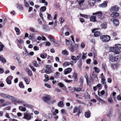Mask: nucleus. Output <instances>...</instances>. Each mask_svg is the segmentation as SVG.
I'll list each match as a JSON object with an SVG mask.
<instances>
[{
	"label": "nucleus",
	"mask_w": 121,
	"mask_h": 121,
	"mask_svg": "<svg viewBox=\"0 0 121 121\" xmlns=\"http://www.w3.org/2000/svg\"><path fill=\"white\" fill-rule=\"evenodd\" d=\"M95 29H94L92 30V32H94V35L95 37H97L99 36L100 35V33L99 32L96 31L94 32Z\"/></svg>",
	"instance_id": "13"
},
{
	"label": "nucleus",
	"mask_w": 121,
	"mask_h": 121,
	"mask_svg": "<svg viewBox=\"0 0 121 121\" xmlns=\"http://www.w3.org/2000/svg\"><path fill=\"white\" fill-rule=\"evenodd\" d=\"M82 55L81 53H79L78 55L76 56V61L78 60L81 57Z\"/></svg>",
	"instance_id": "33"
},
{
	"label": "nucleus",
	"mask_w": 121,
	"mask_h": 121,
	"mask_svg": "<svg viewBox=\"0 0 121 121\" xmlns=\"http://www.w3.org/2000/svg\"><path fill=\"white\" fill-rule=\"evenodd\" d=\"M115 58L114 59V61H117L119 60L120 59V56L117 55V56L114 57Z\"/></svg>",
	"instance_id": "30"
},
{
	"label": "nucleus",
	"mask_w": 121,
	"mask_h": 121,
	"mask_svg": "<svg viewBox=\"0 0 121 121\" xmlns=\"http://www.w3.org/2000/svg\"><path fill=\"white\" fill-rule=\"evenodd\" d=\"M121 48V45L120 44L116 45L115 47H113L112 49V50L115 54H118L120 51V49Z\"/></svg>",
	"instance_id": "1"
},
{
	"label": "nucleus",
	"mask_w": 121,
	"mask_h": 121,
	"mask_svg": "<svg viewBox=\"0 0 121 121\" xmlns=\"http://www.w3.org/2000/svg\"><path fill=\"white\" fill-rule=\"evenodd\" d=\"M85 77L86 79L87 85H89V86H90L91 85L90 80L89 79H88L87 76V77H86V76Z\"/></svg>",
	"instance_id": "27"
},
{
	"label": "nucleus",
	"mask_w": 121,
	"mask_h": 121,
	"mask_svg": "<svg viewBox=\"0 0 121 121\" xmlns=\"http://www.w3.org/2000/svg\"><path fill=\"white\" fill-rule=\"evenodd\" d=\"M82 54H83V55L82 56V59H84L85 58H86V54H85V53H82Z\"/></svg>",
	"instance_id": "59"
},
{
	"label": "nucleus",
	"mask_w": 121,
	"mask_h": 121,
	"mask_svg": "<svg viewBox=\"0 0 121 121\" xmlns=\"http://www.w3.org/2000/svg\"><path fill=\"white\" fill-rule=\"evenodd\" d=\"M44 85L48 88H50L51 87L50 85L47 83H45L44 84Z\"/></svg>",
	"instance_id": "55"
},
{
	"label": "nucleus",
	"mask_w": 121,
	"mask_h": 121,
	"mask_svg": "<svg viewBox=\"0 0 121 121\" xmlns=\"http://www.w3.org/2000/svg\"><path fill=\"white\" fill-rule=\"evenodd\" d=\"M72 69L69 68L65 69L64 71V74H67L71 72L72 70Z\"/></svg>",
	"instance_id": "14"
},
{
	"label": "nucleus",
	"mask_w": 121,
	"mask_h": 121,
	"mask_svg": "<svg viewBox=\"0 0 121 121\" xmlns=\"http://www.w3.org/2000/svg\"><path fill=\"white\" fill-rule=\"evenodd\" d=\"M96 76V75L95 73L93 72L92 73V74L91 75V78L93 80L95 78Z\"/></svg>",
	"instance_id": "28"
},
{
	"label": "nucleus",
	"mask_w": 121,
	"mask_h": 121,
	"mask_svg": "<svg viewBox=\"0 0 121 121\" xmlns=\"http://www.w3.org/2000/svg\"><path fill=\"white\" fill-rule=\"evenodd\" d=\"M42 3H45L44 5L47 6L48 4V3L45 1V0H42Z\"/></svg>",
	"instance_id": "58"
},
{
	"label": "nucleus",
	"mask_w": 121,
	"mask_h": 121,
	"mask_svg": "<svg viewBox=\"0 0 121 121\" xmlns=\"http://www.w3.org/2000/svg\"><path fill=\"white\" fill-rule=\"evenodd\" d=\"M90 114L91 113L89 111L86 112L85 113V116L86 117L89 118L90 117Z\"/></svg>",
	"instance_id": "29"
},
{
	"label": "nucleus",
	"mask_w": 121,
	"mask_h": 121,
	"mask_svg": "<svg viewBox=\"0 0 121 121\" xmlns=\"http://www.w3.org/2000/svg\"><path fill=\"white\" fill-rule=\"evenodd\" d=\"M63 104V102L62 101H60L58 104V105L59 107H60L62 106Z\"/></svg>",
	"instance_id": "54"
},
{
	"label": "nucleus",
	"mask_w": 121,
	"mask_h": 121,
	"mask_svg": "<svg viewBox=\"0 0 121 121\" xmlns=\"http://www.w3.org/2000/svg\"><path fill=\"white\" fill-rule=\"evenodd\" d=\"M60 74L59 72H56L54 75V77L56 78H59Z\"/></svg>",
	"instance_id": "31"
},
{
	"label": "nucleus",
	"mask_w": 121,
	"mask_h": 121,
	"mask_svg": "<svg viewBox=\"0 0 121 121\" xmlns=\"http://www.w3.org/2000/svg\"><path fill=\"white\" fill-rule=\"evenodd\" d=\"M26 70L29 76H30L32 75V73L31 71L28 68H26Z\"/></svg>",
	"instance_id": "23"
},
{
	"label": "nucleus",
	"mask_w": 121,
	"mask_h": 121,
	"mask_svg": "<svg viewBox=\"0 0 121 121\" xmlns=\"http://www.w3.org/2000/svg\"><path fill=\"white\" fill-rule=\"evenodd\" d=\"M107 1H104L102 4L99 5V6L100 7H105L107 6Z\"/></svg>",
	"instance_id": "15"
},
{
	"label": "nucleus",
	"mask_w": 121,
	"mask_h": 121,
	"mask_svg": "<svg viewBox=\"0 0 121 121\" xmlns=\"http://www.w3.org/2000/svg\"><path fill=\"white\" fill-rule=\"evenodd\" d=\"M112 81V79L111 78H108L107 79V82L109 83H110Z\"/></svg>",
	"instance_id": "63"
},
{
	"label": "nucleus",
	"mask_w": 121,
	"mask_h": 121,
	"mask_svg": "<svg viewBox=\"0 0 121 121\" xmlns=\"http://www.w3.org/2000/svg\"><path fill=\"white\" fill-rule=\"evenodd\" d=\"M83 79L82 77H81L80 79V85L82 86L83 82Z\"/></svg>",
	"instance_id": "41"
},
{
	"label": "nucleus",
	"mask_w": 121,
	"mask_h": 121,
	"mask_svg": "<svg viewBox=\"0 0 121 121\" xmlns=\"http://www.w3.org/2000/svg\"><path fill=\"white\" fill-rule=\"evenodd\" d=\"M12 99L11 100L13 101L20 104H24L25 103V102L23 100L19 99L17 98H14L13 96Z\"/></svg>",
	"instance_id": "8"
},
{
	"label": "nucleus",
	"mask_w": 121,
	"mask_h": 121,
	"mask_svg": "<svg viewBox=\"0 0 121 121\" xmlns=\"http://www.w3.org/2000/svg\"><path fill=\"white\" fill-rule=\"evenodd\" d=\"M19 108L20 110L22 111H25L26 110L25 107L22 106H19Z\"/></svg>",
	"instance_id": "26"
},
{
	"label": "nucleus",
	"mask_w": 121,
	"mask_h": 121,
	"mask_svg": "<svg viewBox=\"0 0 121 121\" xmlns=\"http://www.w3.org/2000/svg\"><path fill=\"white\" fill-rule=\"evenodd\" d=\"M108 101L110 103H112L113 102L112 99L111 98H109L108 99Z\"/></svg>",
	"instance_id": "51"
},
{
	"label": "nucleus",
	"mask_w": 121,
	"mask_h": 121,
	"mask_svg": "<svg viewBox=\"0 0 121 121\" xmlns=\"http://www.w3.org/2000/svg\"><path fill=\"white\" fill-rule=\"evenodd\" d=\"M51 69H47L45 70V72L47 74H49L51 73Z\"/></svg>",
	"instance_id": "43"
},
{
	"label": "nucleus",
	"mask_w": 121,
	"mask_h": 121,
	"mask_svg": "<svg viewBox=\"0 0 121 121\" xmlns=\"http://www.w3.org/2000/svg\"><path fill=\"white\" fill-rule=\"evenodd\" d=\"M11 80H7V79H6V81L7 82V83L9 85H10L11 84Z\"/></svg>",
	"instance_id": "57"
},
{
	"label": "nucleus",
	"mask_w": 121,
	"mask_h": 121,
	"mask_svg": "<svg viewBox=\"0 0 121 121\" xmlns=\"http://www.w3.org/2000/svg\"><path fill=\"white\" fill-rule=\"evenodd\" d=\"M62 54L65 55H68L69 54L68 52L67 51V50H65L63 51L62 52Z\"/></svg>",
	"instance_id": "34"
},
{
	"label": "nucleus",
	"mask_w": 121,
	"mask_h": 121,
	"mask_svg": "<svg viewBox=\"0 0 121 121\" xmlns=\"http://www.w3.org/2000/svg\"><path fill=\"white\" fill-rule=\"evenodd\" d=\"M76 57L74 56H71V59L74 61H76Z\"/></svg>",
	"instance_id": "49"
},
{
	"label": "nucleus",
	"mask_w": 121,
	"mask_h": 121,
	"mask_svg": "<svg viewBox=\"0 0 121 121\" xmlns=\"http://www.w3.org/2000/svg\"><path fill=\"white\" fill-rule=\"evenodd\" d=\"M77 73H74L73 75V77L74 78V79L75 80L77 78Z\"/></svg>",
	"instance_id": "53"
},
{
	"label": "nucleus",
	"mask_w": 121,
	"mask_h": 121,
	"mask_svg": "<svg viewBox=\"0 0 121 121\" xmlns=\"http://www.w3.org/2000/svg\"><path fill=\"white\" fill-rule=\"evenodd\" d=\"M19 86L21 88H24V86L23 85V83L22 82H21L19 84Z\"/></svg>",
	"instance_id": "37"
},
{
	"label": "nucleus",
	"mask_w": 121,
	"mask_h": 121,
	"mask_svg": "<svg viewBox=\"0 0 121 121\" xmlns=\"http://www.w3.org/2000/svg\"><path fill=\"white\" fill-rule=\"evenodd\" d=\"M85 97L86 99H90L89 95L88 93H86L85 94Z\"/></svg>",
	"instance_id": "36"
},
{
	"label": "nucleus",
	"mask_w": 121,
	"mask_h": 121,
	"mask_svg": "<svg viewBox=\"0 0 121 121\" xmlns=\"http://www.w3.org/2000/svg\"><path fill=\"white\" fill-rule=\"evenodd\" d=\"M52 99V98L49 95H48L46 96L43 97H42V99L45 103L49 104V101Z\"/></svg>",
	"instance_id": "3"
},
{
	"label": "nucleus",
	"mask_w": 121,
	"mask_h": 121,
	"mask_svg": "<svg viewBox=\"0 0 121 121\" xmlns=\"http://www.w3.org/2000/svg\"><path fill=\"white\" fill-rule=\"evenodd\" d=\"M0 96L6 99L11 100L13 96L8 94L0 92Z\"/></svg>",
	"instance_id": "7"
},
{
	"label": "nucleus",
	"mask_w": 121,
	"mask_h": 121,
	"mask_svg": "<svg viewBox=\"0 0 121 121\" xmlns=\"http://www.w3.org/2000/svg\"><path fill=\"white\" fill-rule=\"evenodd\" d=\"M78 115L79 116V114L82 111V108L80 106L78 107H78L75 106L73 108V113H76L78 112Z\"/></svg>",
	"instance_id": "5"
},
{
	"label": "nucleus",
	"mask_w": 121,
	"mask_h": 121,
	"mask_svg": "<svg viewBox=\"0 0 121 121\" xmlns=\"http://www.w3.org/2000/svg\"><path fill=\"white\" fill-rule=\"evenodd\" d=\"M17 8L19 9H23V7L22 5L20 4L18 5L17 6Z\"/></svg>",
	"instance_id": "61"
},
{
	"label": "nucleus",
	"mask_w": 121,
	"mask_h": 121,
	"mask_svg": "<svg viewBox=\"0 0 121 121\" xmlns=\"http://www.w3.org/2000/svg\"><path fill=\"white\" fill-rule=\"evenodd\" d=\"M69 65V63L68 62H65L63 64V66L64 67H65Z\"/></svg>",
	"instance_id": "35"
},
{
	"label": "nucleus",
	"mask_w": 121,
	"mask_h": 121,
	"mask_svg": "<svg viewBox=\"0 0 121 121\" xmlns=\"http://www.w3.org/2000/svg\"><path fill=\"white\" fill-rule=\"evenodd\" d=\"M93 15H97L99 18L103 19L105 18V16L103 15L101 11L98 12L93 13Z\"/></svg>",
	"instance_id": "6"
},
{
	"label": "nucleus",
	"mask_w": 121,
	"mask_h": 121,
	"mask_svg": "<svg viewBox=\"0 0 121 121\" xmlns=\"http://www.w3.org/2000/svg\"><path fill=\"white\" fill-rule=\"evenodd\" d=\"M76 47L74 46H71L69 47V50L72 52H73L76 49Z\"/></svg>",
	"instance_id": "19"
},
{
	"label": "nucleus",
	"mask_w": 121,
	"mask_h": 121,
	"mask_svg": "<svg viewBox=\"0 0 121 121\" xmlns=\"http://www.w3.org/2000/svg\"><path fill=\"white\" fill-rule=\"evenodd\" d=\"M111 21L113 22V24L115 26H117L119 25V22L118 19L112 18L111 19Z\"/></svg>",
	"instance_id": "10"
},
{
	"label": "nucleus",
	"mask_w": 121,
	"mask_h": 121,
	"mask_svg": "<svg viewBox=\"0 0 121 121\" xmlns=\"http://www.w3.org/2000/svg\"><path fill=\"white\" fill-rule=\"evenodd\" d=\"M16 59L18 63L19 64L20 63H21V62L19 60L20 59V58L17 55H16Z\"/></svg>",
	"instance_id": "39"
},
{
	"label": "nucleus",
	"mask_w": 121,
	"mask_h": 121,
	"mask_svg": "<svg viewBox=\"0 0 121 121\" xmlns=\"http://www.w3.org/2000/svg\"><path fill=\"white\" fill-rule=\"evenodd\" d=\"M52 66L50 65H47L46 66V68L48 69H51Z\"/></svg>",
	"instance_id": "56"
},
{
	"label": "nucleus",
	"mask_w": 121,
	"mask_h": 121,
	"mask_svg": "<svg viewBox=\"0 0 121 121\" xmlns=\"http://www.w3.org/2000/svg\"><path fill=\"white\" fill-rule=\"evenodd\" d=\"M0 51H1L3 50V48L4 45H3L2 43L0 42Z\"/></svg>",
	"instance_id": "44"
},
{
	"label": "nucleus",
	"mask_w": 121,
	"mask_h": 121,
	"mask_svg": "<svg viewBox=\"0 0 121 121\" xmlns=\"http://www.w3.org/2000/svg\"><path fill=\"white\" fill-rule=\"evenodd\" d=\"M18 43L17 45L18 47L20 49H22V47L20 45V44H21L23 42V41L21 39H19L18 40Z\"/></svg>",
	"instance_id": "16"
},
{
	"label": "nucleus",
	"mask_w": 121,
	"mask_h": 121,
	"mask_svg": "<svg viewBox=\"0 0 121 121\" xmlns=\"http://www.w3.org/2000/svg\"><path fill=\"white\" fill-rule=\"evenodd\" d=\"M13 78V77L11 76H9L6 79L7 80H12Z\"/></svg>",
	"instance_id": "52"
},
{
	"label": "nucleus",
	"mask_w": 121,
	"mask_h": 121,
	"mask_svg": "<svg viewBox=\"0 0 121 121\" xmlns=\"http://www.w3.org/2000/svg\"><path fill=\"white\" fill-rule=\"evenodd\" d=\"M24 79L25 82H26V83L27 84H29L30 81H28V79L27 78H24Z\"/></svg>",
	"instance_id": "46"
},
{
	"label": "nucleus",
	"mask_w": 121,
	"mask_h": 121,
	"mask_svg": "<svg viewBox=\"0 0 121 121\" xmlns=\"http://www.w3.org/2000/svg\"><path fill=\"white\" fill-rule=\"evenodd\" d=\"M119 15L118 13H113L112 14H111V16L113 17H118Z\"/></svg>",
	"instance_id": "18"
},
{
	"label": "nucleus",
	"mask_w": 121,
	"mask_h": 121,
	"mask_svg": "<svg viewBox=\"0 0 121 121\" xmlns=\"http://www.w3.org/2000/svg\"><path fill=\"white\" fill-rule=\"evenodd\" d=\"M102 67L105 71L106 70V65L104 63H103L102 65Z\"/></svg>",
	"instance_id": "40"
},
{
	"label": "nucleus",
	"mask_w": 121,
	"mask_h": 121,
	"mask_svg": "<svg viewBox=\"0 0 121 121\" xmlns=\"http://www.w3.org/2000/svg\"><path fill=\"white\" fill-rule=\"evenodd\" d=\"M58 85L60 86L61 87H63L64 86V84L61 82H59L58 83Z\"/></svg>",
	"instance_id": "60"
},
{
	"label": "nucleus",
	"mask_w": 121,
	"mask_h": 121,
	"mask_svg": "<svg viewBox=\"0 0 121 121\" xmlns=\"http://www.w3.org/2000/svg\"><path fill=\"white\" fill-rule=\"evenodd\" d=\"M119 8L116 5L112 6L110 9V11L112 13H113L118 11Z\"/></svg>",
	"instance_id": "9"
},
{
	"label": "nucleus",
	"mask_w": 121,
	"mask_h": 121,
	"mask_svg": "<svg viewBox=\"0 0 121 121\" xmlns=\"http://www.w3.org/2000/svg\"><path fill=\"white\" fill-rule=\"evenodd\" d=\"M43 30L46 31L49 30V28L48 26L45 25L43 26Z\"/></svg>",
	"instance_id": "25"
},
{
	"label": "nucleus",
	"mask_w": 121,
	"mask_h": 121,
	"mask_svg": "<svg viewBox=\"0 0 121 121\" xmlns=\"http://www.w3.org/2000/svg\"><path fill=\"white\" fill-rule=\"evenodd\" d=\"M100 26L102 28L105 29L107 27V23L106 22H104L101 24L100 25Z\"/></svg>",
	"instance_id": "24"
},
{
	"label": "nucleus",
	"mask_w": 121,
	"mask_h": 121,
	"mask_svg": "<svg viewBox=\"0 0 121 121\" xmlns=\"http://www.w3.org/2000/svg\"><path fill=\"white\" fill-rule=\"evenodd\" d=\"M96 2V0H88V3L90 6H93L95 4Z\"/></svg>",
	"instance_id": "12"
},
{
	"label": "nucleus",
	"mask_w": 121,
	"mask_h": 121,
	"mask_svg": "<svg viewBox=\"0 0 121 121\" xmlns=\"http://www.w3.org/2000/svg\"><path fill=\"white\" fill-rule=\"evenodd\" d=\"M23 118L27 120H30L31 119V115L30 114H28V113H25L24 114Z\"/></svg>",
	"instance_id": "11"
},
{
	"label": "nucleus",
	"mask_w": 121,
	"mask_h": 121,
	"mask_svg": "<svg viewBox=\"0 0 121 121\" xmlns=\"http://www.w3.org/2000/svg\"><path fill=\"white\" fill-rule=\"evenodd\" d=\"M64 81L67 83H70L71 81H72V80H68L66 79H65Z\"/></svg>",
	"instance_id": "62"
},
{
	"label": "nucleus",
	"mask_w": 121,
	"mask_h": 121,
	"mask_svg": "<svg viewBox=\"0 0 121 121\" xmlns=\"http://www.w3.org/2000/svg\"><path fill=\"white\" fill-rule=\"evenodd\" d=\"M46 7L43 6L41 7L40 8V9H41L42 11L44 12L46 10Z\"/></svg>",
	"instance_id": "45"
},
{
	"label": "nucleus",
	"mask_w": 121,
	"mask_h": 121,
	"mask_svg": "<svg viewBox=\"0 0 121 121\" xmlns=\"http://www.w3.org/2000/svg\"><path fill=\"white\" fill-rule=\"evenodd\" d=\"M100 39L103 42H107L109 41L110 39V37L108 35H103L100 36Z\"/></svg>",
	"instance_id": "2"
},
{
	"label": "nucleus",
	"mask_w": 121,
	"mask_h": 121,
	"mask_svg": "<svg viewBox=\"0 0 121 121\" xmlns=\"http://www.w3.org/2000/svg\"><path fill=\"white\" fill-rule=\"evenodd\" d=\"M45 80H46V81H48L49 80L48 75H45Z\"/></svg>",
	"instance_id": "64"
},
{
	"label": "nucleus",
	"mask_w": 121,
	"mask_h": 121,
	"mask_svg": "<svg viewBox=\"0 0 121 121\" xmlns=\"http://www.w3.org/2000/svg\"><path fill=\"white\" fill-rule=\"evenodd\" d=\"M49 38L50 40H51L52 41L53 43H55V41L54 40V39L53 37L50 36L49 37Z\"/></svg>",
	"instance_id": "47"
},
{
	"label": "nucleus",
	"mask_w": 121,
	"mask_h": 121,
	"mask_svg": "<svg viewBox=\"0 0 121 121\" xmlns=\"http://www.w3.org/2000/svg\"><path fill=\"white\" fill-rule=\"evenodd\" d=\"M0 61L2 63H4L6 62V60L2 55L0 56Z\"/></svg>",
	"instance_id": "17"
},
{
	"label": "nucleus",
	"mask_w": 121,
	"mask_h": 121,
	"mask_svg": "<svg viewBox=\"0 0 121 121\" xmlns=\"http://www.w3.org/2000/svg\"><path fill=\"white\" fill-rule=\"evenodd\" d=\"M33 64L36 67H37L38 66V65L37 63V62L36 61H34L33 62Z\"/></svg>",
	"instance_id": "48"
},
{
	"label": "nucleus",
	"mask_w": 121,
	"mask_h": 121,
	"mask_svg": "<svg viewBox=\"0 0 121 121\" xmlns=\"http://www.w3.org/2000/svg\"><path fill=\"white\" fill-rule=\"evenodd\" d=\"M56 102V100L55 99H54L52 100L51 101L49 102V104H53L54 103H55Z\"/></svg>",
	"instance_id": "50"
},
{
	"label": "nucleus",
	"mask_w": 121,
	"mask_h": 121,
	"mask_svg": "<svg viewBox=\"0 0 121 121\" xmlns=\"http://www.w3.org/2000/svg\"><path fill=\"white\" fill-rule=\"evenodd\" d=\"M109 60L112 62H114V59L115 58L114 56H113L111 54H110L109 55Z\"/></svg>",
	"instance_id": "21"
},
{
	"label": "nucleus",
	"mask_w": 121,
	"mask_h": 121,
	"mask_svg": "<svg viewBox=\"0 0 121 121\" xmlns=\"http://www.w3.org/2000/svg\"><path fill=\"white\" fill-rule=\"evenodd\" d=\"M90 20L91 21L93 22H96V17L94 16H92L90 18Z\"/></svg>",
	"instance_id": "22"
},
{
	"label": "nucleus",
	"mask_w": 121,
	"mask_h": 121,
	"mask_svg": "<svg viewBox=\"0 0 121 121\" xmlns=\"http://www.w3.org/2000/svg\"><path fill=\"white\" fill-rule=\"evenodd\" d=\"M93 69L95 70V72L97 73H99L100 71L99 69L98 68L95 67H94Z\"/></svg>",
	"instance_id": "38"
},
{
	"label": "nucleus",
	"mask_w": 121,
	"mask_h": 121,
	"mask_svg": "<svg viewBox=\"0 0 121 121\" xmlns=\"http://www.w3.org/2000/svg\"><path fill=\"white\" fill-rule=\"evenodd\" d=\"M25 52L24 53L23 52V55L24 56H26L29 53L27 51L26 49L25 48Z\"/></svg>",
	"instance_id": "42"
},
{
	"label": "nucleus",
	"mask_w": 121,
	"mask_h": 121,
	"mask_svg": "<svg viewBox=\"0 0 121 121\" xmlns=\"http://www.w3.org/2000/svg\"><path fill=\"white\" fill-rule=\"evenodd\" d=\"M58 110L57 109H56L55 110V111H53L52 110V112L53 115H56V114L58 113Z\"/></svg>",
	"instance_id": "32"
},
{
	"label": "nucleus",
	"mask_w": 121,
	"mask_h": 121,
	"mask_svg": "<svg viewBox=\"0 0 121 121\" xmlns=\"http://www.w3.org/2000/svg\"><path fill=\"white\" fill-rule=\"evenodd\" d=\"M85 0H77L78 5L77 8L81 9H83V3L84 1Z\"/></svg>",
	"instance_id": "4"
},
{
	"label": "nucleus",
	"mask_w": 121,
	"mask_h": 121,
	"mask_svg": "<svg viewBox=\"0 0 121 121\" xmlns=\"http://www.w3.org/2000/svg\"><path fill=\"white\" fill-rule=\"evenodd\" d=\"M97 100L99 101L102 104H104L105 103V101L103 99H101L100 97H97L96 98Z\"/></svg>",
	"instance_id": "20"
}]
</instances>
